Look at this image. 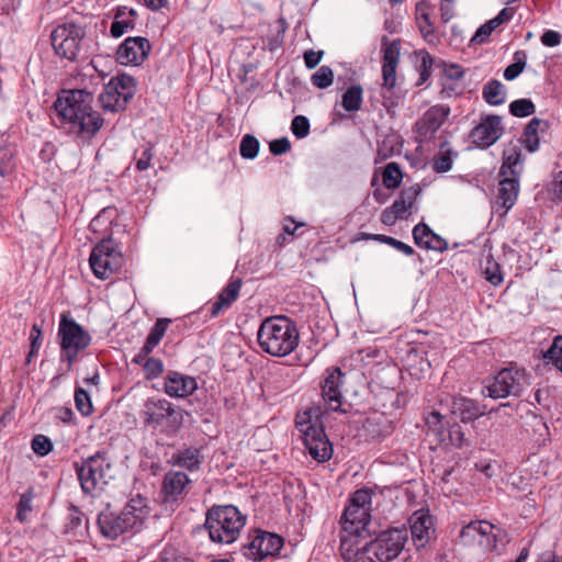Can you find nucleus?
<instances>
[{
	"mask_svg": "<svg viewBox=\"0 0 562 562\" xmlns=\"http://www.w3.org/2000/svg\"><path fill=\"white\" fill-rule=\"evenodd\" d=\"M98 101L104 111L109 112H121L126 109L127 104H123L124 100L120 99L114 94L113 91L109 90V82L104 86L103 91L100 93Z\"/></svg>",
	"mask_w": 562,
	"mask_h": 562,
	"instance_id": "nucleus-39",
	"label": "nucleus"
},
{
	"mask_svg": "<svg viewBox=\"0 0 562 562\" xmlns=\"http://www.w3.org/2000/svg\"><path fill=\"white\" fill-rule=\"evenodd\" d=\"M291 131L296 138H304L310 134V121L304 115H296L292 120Z\"/></svg>",
	"mask_w": 562,
	"mask_h": 562,
	"instance_id": "nucleus-57",
	"label": "nucleus"
},
{
	"mask_svg": "<svg viewBox=\"0 0 562 562\" xmlns=\"http://www.w3.org/2000/svg\"><path fill=\"white\" fill-rule=\"evenodd\" d=\"M241 285L243 280L240 278H231L228 283L220 292L217 300L212 304L210 308V317H217L224 310L231 307V305L238 299Z\"/></svg>",
	"mask_w": 562,
	"mask_h": 562,
	"instance_id": "nucleus-26",
	"label": "nucleus"
},
{
	"mask_svg": "<svg viewBox=\"0 0 562 562\" xmlns=\"http://www.w3.org/2000/svg\"><path fill=\"white\" fill-rule=\"evenodd\" d=\"M109 90L120 99H123V104H128L134 98L136 92V81L128 75H120L112 77L109 81Z\"/></svg>",
	"mask_w": 562,
	"mask_h": 562,
	"instance_id": "nucleus-29",
	"label": "nucleus"
},
{
	"mask_svg": "<svg viewBox=\"0 0 562 562\" xmlns=\"http://www.w3.org/2000/svg\"><path fill=\"white\" fill-rule=\"evenodd\" d=\"M376 241L386 244V245L395 248L396 250L403 252L406 256H412L415 252V250L412 246H409L394 237L387 236V235L376 238Z\"/></svg>",
	"mask_w": 562,
	"mask_h": 562,
	"instance_id": "nucleus-62",
	"label": "nucleus"
},
{
	"mask_svg": "<svg viewBox=\"0 0 562 562\" xmlns=\"http://www.w3.org/2000/svg\"><path fill=\"white\" fill-rule=\"evenodd\" d=\"M31 447L36 454L45 457L53 450V442L44 435H36L31 441Z\"/></svg>",
	"mask_w": 562,
	"mask_h": 562,
	"instance_id": "nucleus-56",
	"label": "nucleus"
},
{
	"mask_svg": "<svg viewBox=\"0 0 562 562\" xmlns=\"http://www.w3.org/2000/svg\"><path fill=\"white\" fill-rule=\"evenodd\" d=\"M257 340L262 351L273 357H285L299 346L300 333L290 317L274 315L262 321Z\"/></svg>",
	"mask_w": 562,
	"mask_h": 562,
	"instance_id": "nucleus-2",
	"label": "nucleus"
},
{
	"mask_svg": "<svg viewBox=\"0 0 562 562\" xmlns=\"http://www.w3.org/2000/svg\"><path fill=\"white\" fill-rule=\"evenodd\" d=\"M482 95L490 105H501L505 102L504 85L497 79H491L484 85Z\"/></svg>",
	"mask_w": 562,
	"mask_h": 562,
	"instance_id": "nucleus-37",
	"label": "nucleus"
},
{
	"mask_svg": "<svg viewBox=\"0 0 562 562\" xmlns=\"http://www.w3.org/2000/svg\"><path fill=\"white\" fill-rule=\"evenodd\" d=\"M363 88L361 85H351L341 97V105L348 112H357L361 109Z\"/></svg>",
	"mask_w": 562,
	"mask_h": 562,
	"instance_id": "nucleus-36",
	"label": "nucleus"
},
{
	"mask_svg": "<svg viewBox=\"0 0 562 562\" xmlns=\"http://www.w3.org/2000/svg\"><path fill=\"white\" fill-rule=\"evenodd\" d=\"M521 161V151L517 147H512L510 149H506L503 153V164L499 170L501 176H506L508 172L513 177L518 178V171L516 167Z\"/></svg>",
	"mask_w": 562,
	"mask_h": 562,
	"instance_id": "nucleus-38",
	"label": "nucleus"
},
{
	"mask_svg": "<svg viewBox=\"0 0 562 562\" xmlns=\"http://www.w3.org/2000/svg\"><path fill=\"white\" fill-rule=\"evenodd\" d=\"M192 481L182 471H169L164 475L160 495L162 504L178 506L189 493Z\"/></svg>",
	"mask_w": 562,
	"mask_h": 562,
	"instance_id": "nucleus-14",
	"label": "nucleus"
},
{
	"mask_svg": "<svg viewBox=\"0 0 562 562\" xmlns=\"http://www.w3.org/2000/svg\"><path fill=\"white\" fill-rule=\"evenodd\" d=\"M429 8L428 2L426 1H419L416 3V22L420 32L432 29V23L429 18Z\"/></svg>",
	"mask_w": 562,
	"mask_h": 562,
	"instance_id": "nucleus-53",
	"label": "nucleus"
},
{
	"mask_svg": "<svg viewBox=\"0 0 562 562\" xmlns=\"http://www.w3.org/2000/svg\"><path fill=\"white\" fill-rule=\"evenodd\" d=\"M549 128V122L546 120H541L538 117H533L529 121V123L526 125L520 140L524 144L525 148L533 153L539 147V136L538 132H544Z\"/></svg>",
	"mask_w": 562,
	"mask_h": 562,
	"instance_id": "nucleus-33",
	"label": "nucleus"
},
{
	"mask_svg": "<svg viewBox=\"0 0 562 562\" xmlns=\"http://www.w3.org/2000/svg\"><path fill=\"white\" fill-rule=\"evenodd\" d=\"M367 539V535L357 537L353 535L344 536L340 538L339 552L345 562H359L369 558L368 551L362 550V540Z\"/></svg>",
	"mask_w": 562,
	"mask_h": 562,
	"instance_id": "nucleus-27",
	"label": "nucleus"
},
{
	"mask_svg": "<svg viewBox=\"0 0 562 562\" xmlns=\"http://www.w3.org/2000/svg\"><path fill=\"white\" fill-rule=\"evenodd\" d=\"M519 193V180L516 177L504 178L498 183V193L496 196L497 212L502 209L505 215L516 203Z\"/></svg>",
	"mask_w": 562,
	"mask_h": 562,
	"instance_id": "nucleus-25",
	"label": "nucleus"
},
{
	"mask_svg": "<svg viewBox=\"0 0 562 562\" xmlns=\"http://www.w3.org/2000/svg\"><path fill=\"white\" fill-rule=\"evenodd\" d=\"M371 496L372 492L370 488H359L351 494L348 504L352 505V508L355 506L358 508H369L371 504Z\"/></svg>",
	"mask_w": 562,
	"mask_h": 562,
	"instance_id": "nucleus-54",
	"label": "nucleus"
},
{
	"mask_svg": "<svg viewBox=\"0 0 562 562\" xmlns=\"http://www.w3.org/2000/svg\"><path fill=\"white\" fill-rule=\"evenodd\" d=\"M143 370L146 379L151 380L164 372V363L158 358H148L143 366Z\"/></svg>",
	"mask_w": 562,
	"mask_h": 562,
	"instance_id": "nucleus-58",
	"label": "nucleus"
},
{
	"mask_svg": "<svg viewBox=\"0 0 562 562\" xmlns=\"http://www.w3.org/2000/svg\"><path fill=\"white\" fill-rule=\"evenodd\" d=\"M414 241L418 247L426 249L445 251L448 249V243L445 238L437 235L427 224L418 223L413 228Z\"/></svg>",
	"mask_w": 562,
	"mask_h": 562,
	"instance_id": "nucleus-24",
	"label": "nucleus"
},
{
	"mask_svg": "<svg viewBox=\"0 0 562 562\" xmlns=\"http://www.w3.org/2000/svg\"><path fill=\"white\" fill-rule=\"evenodd\" d=\"M324 409L319 405L307 407L295 416V427L300 431L310 456L317 462H326L333 456V443L329 441L323 423Z\"/></svg>",
	"mask_w": 562,
	"mask_h": 562,
	"instance_id": "nucleus-3",
	"label": "nucleus"
},
{
	"mask_svg": "<svg viewBox=\"0 0 562 562\" xmlns=\"http://www.w3.org/2000/svg\"><path fill=\"white\" fill-rule=\"evenodd\" d=\"M413 543L417 551L427 550L437 539L435 518L429 509L420 508L409 518Z\"/></svg>",
	"mask_w": 562,
	"mask_h": 562,
	"instance_id": "nucleus-12",
	"label": "nucleus"
},
{
	"mask_svg": "<svg viewBox=\"0 0 562 562\" xmlns=\"http://www.w3.org/2000/svg\"><path fill=\"white\" fill-rule=\"evenodd\" d=\"M403 173L397 162H389L383 170L382 181L386 189H396L400 187Z\"/></svg>",
	"mask_w": 562,
	"mask_h": 562,
	"instance_id": "nucleus-41",
	"label": "nucleus"
},
{
	"mask_svg": "<svg viewBox=\"0 0 562 562\" xmlns=\"http://www.w3.org/2000/svg\"><path fill=\"white\" fill-rule=\"evenodd\" d=\"M311 81L315 87L326 89L331 86L334 81V72L329 66H322L312 75Z\"/></svg>",
	"mask_w": 562,
	"mask_h": 562,
	"instance_id": "nucleus-50",
	"label": "nucleus"
},
{
	"mask_svg": "<svg viewBox=\"0 0 562 562\" xmlns=\"http://www.w3.org/2000/svg\"><path fill=\"white\" fill-rule=\"evenodd\" d=\"M442 415L438 412H431L426 417V425L428 427V430L437 435L438 437H441L445 432V425L442 423Z\"/></svg>",
	"mask_w": 562,
	"mask_h": 562,
	"instance_id": "nucleus-60",
	"label": "nucleus"
},
{
	"mask_svg": "<svg viewBox=\"0 0 562 562\" xmlns=\"http://www.w3.org/2000/svg\"><path fill=\"white\" fill-rule=\"evenodd\" d=\"M536 112V105L530 99H518L509 104V113L516 117H526Z\"/></svg>",
	"mask_w": 562,
	"mask_h": 562,
	"instance_id": "nucleus-48",
	"label": "nucleus"
},
{
	"mask_svg": "<svg viewBox=\"0 0 562 562\" xmlns=\"http://www.w3.org/2000/svg\"><path fill=\"white\" fill-rule=\"evenodd\" d=\"M151 50L148 38L143 36L127 37L119 46L116 59L122 65H140L143 64Z\"/></svg>",
	"mask_w": 562,
	"mask_h": 562,
	"instance_id": "nucleus-17",
	"label": "nucleus"
},
{
	"mask_svg": "<svg viewBox=\"0 0 562 562\" xmlns=\"http://www.w3.org/2000/svg\"><path fill=\"white\" fill-rule=\"evenodd\" d=\"M198 390L196 379L178 371H169L165 376L164 391L170 397H188Z\"/></svg>",
	"mask_w": 562,
	"mask_h": 562,
	"instance_id": "nucleus-22",
	"label": "nucleus"
},
{
	"mask_svg": "<svg viewBox=\"0 0 562 562\" xmlns=\"http://www.w3.org/2000/svg\"><path fill=\"white\" fill-rule=\"evenodd\" d=\"M93 94L86 89L63 90L54 103L55 125L82 142H90L104 120L92 106Z\"/></svg>",
	"mask_w": 562,
	"mask_h": 562,
	"instance_id": "nucleus-1",
	"label": "nucleus"
},
{
	"mask_svg": "<svg viewBox=\"0 0 562 562\" xmlns=\"http://www.w3.org/2000/svg\"><path fill=\"white\" fill-rule=\"evenodd\" d=\"M246 516L233 505H214L206 512L204 526L213 542L229 544L239 536Z\"/></svg>",
	"mask_w": 562,
	"mask_h": 562,
	"instance_id": "nucleus-4",
	"label": "nucleus"
},
{
	"mask_svg": "<svg viewBox=\"0 0 562 562\" xmlns=\"http://www.w3.org/2000/svg\"><path fill=\"white\" fill-rule=\"evenodd\" d=\"M13 151L10 147L0 148V176L5 177L14 169Z\"/></svg>",
	"mask_w": 562,
	"mask_h": 562,
	"instance_id": "nucleus-55",
	"label": "nucleus"
},
{
	"mask_svg": "<svg viewBox=\"0 0 562 562\" xmlns=\"http://www.w3.org/2000/svg\"><path fill=\"white\" fill-rule=\"evenodd\" d=\"M75 404L77 409L83 416H89L93 412L91 397L89 393L82 387H77L75 391Z\"/></svg>",
	"mask_w": 562,
	"mask_h": 562,
	"instance_id": "nucleus-51",
	"label": "nucleus"
},
{
	"mask_svg": "<svg viewBox=\"0 0 562 562\" xmlns=\"http://www.w3.org/2000/svg\"><path fill=\"white\" fill-rule=\"evenodd\" d=\"M204 461L202 454V447L183 446L172 453L169 462L181 469H186L189 472L199 471Z\"/></svg>",
	"mask_w": 562,
	"mask_h": 562,
	"instance_id": "nucleus-23",
	"label": "nucleus"
},
{
	"mask_svg": "<svg viewBox=\"0 0 562 562\" xmlns=\"http://www.w3.org/2000/svg\"><path fill=\"white\" fill-rule=\"evenodd\" d=\"M109 90L120 99H123V104H128L134 98L136 92V81L128 75H120L112 77L109 81Z\"/></svg>",
	"mask_w": 562,
	"mask_h": 562,
	"instance_id": "nucleus-31",
	"label": "nucleus"
},
{
	"mask_svg": "<svg viewBox=\"0 0 562 562\" xmlns=\"http://www.w3.org/2000/svg\"><path fill=\"white\" fill-rule=\"evenodd\" d=\"M135 22L133 19L113 20L110 33L113 37H121L124 33L130 30H134Z\"/></svg>",
	"mask_w": 562,
	"mask_h": 562,
	"instance_id": "nucleus-61",
	"label": "nucleus"
},
{
	"mask_svg": "<svg viewBox=\"0 0 562 562\" xmlns=\"http://www.w3.org/2000/svg\"><path fill=\"white\" fill-rule=\"evenodd\" d=\"M501 116L487 115L470 132L472 143L480 148H488L503 135Z\"/></svg>",
	"mask_w": 562,
	"mask_h": 562,
	"instance_id": "nucleus-20",
	"label": "nucleus"
},
{
	"mask_svg": "<svg viewBox=\"0 0 562 562\" xmlns=\"http://www.w3.org/2000/svg\"><path fill=\"white\" fill-rule=\"evenodd\" d=\"M493 525L487 521H472L460 531L462 539L474 540L476 535L486 536L491 532Z\"/></svg>",
	"mask_w": 562,
	"mask_h": 562,
	"instance_id": "nucleus-44",
	"label": "nucleus"
},
{
	"mask_svg": "<svg viewBox=\"0 0 562 562\" xmlns=\"http://www.w3.org/2000/svg\"><path fill=\"white\" fill-rule=\"evenodd\" d=\"M269 149L272 155L280 156L291 149V143L286 137L277 138L270 142Z\"/></svg>",
	"mask_w": 562,
	"mask_h": 562,
	"instance_id": "nucleus-64",
	"label": "nucleus"
},
{
	"mask_svg": "<svg viewBox=\"0 0 562 562\" xmlns=\"http://www.w3.org/2000/svg\"><path fill=\"white\" fill-rule=\"evenodd\" d=\"M34 497L33 487H29L26 492H24L20 501L16 505V519L21 522H24L27 518V514L32 510V499Z\"/></svg>",
	"mask_w": 562,
	"mask_h": 562,
	"instance_id": "nucleus-49",
	"label": "nucleus"
},
{
	"mask_svg": "<svg viewBox=\"0 0 562 562\" xmlns=\"http://www.w3.org/2000/svg\"><path fill=\"white\" fill-rule=\"evenodd\" d=\"M85 514L74 504H69L66 522L64 525V532L67 535L77 536L82 527Z\"/></svg>",
	"mask_w": 562,
	"mask_h": 562,
	"instance_id": "nucleus-40",
	"label": "nucleus"
},
{
	"mask_svg": "<svg viewBox=\"0 0 562 562\" xmlns=\"http://www.w3.org/2000/svg\"><path fill=\"white\" fill-rule=\"evenodd\" d=\"M97 524L101 535L111 540H115L126 532L138 530L127 514L123 510L112 512L109 506L99 514Z\"/></svg>",
	"mask_w": 562,
	"mask_h": 562,
	"instance_id": "nucleus-15",
	"label": "nucleus"
},
{
	"mask_svg": "<svg viewBox=\"0 0 562 562\" xmlns=\"http://www.w3.org/2000/svg\"><path fill=\"white\" fill-rule=\"evenodd\" d=\"M448 142L440 143V150L432 159V169L438 173H443L452 168L453 158L458 156L457 151L448 148Z\"/></svg>",
	"mask_w": 562,
	"mask_h": 562,
	"instance_id": "nucleus-35",
	"label": "nucleus"
},
{
	"mask_svg": "<svg viewBox=\"0 0 562 562\" xmlns=\"http://www.w3.org/2000/svg\"><path fill=\"white\" fill-rule=\"evenodd\" d=\"M483 272L485 279L495 286L499 285L504 280L501 265L493 258L491 254L486 256Z\"/></svg>",
	"mask_w": 562,
	"mask_h": 562,
	"instance_id": "nucleus-43",
	"label": "nucleus"
},
{
	"mask_svg": "<svg viewBox=\"0 0 562 562\" xmlns=\"http://www.w3.org/2000/svg\"><path fill=\"white\" fill-rule=\"evenodd\" d=\"M420 192L422 189L418 184L403 188L398 198L390 206L391 210L402 218L405 212L414 205Z\"/></svg>",
	"mask_w": 562,
	"mask_h": 562,
	"instance_id": "nucleus-34",
	"label": "nucleus"
},
{
	"mask_svg": "<svg viewBox=\"0 0 562 562\" xmlns=\"http://www.w3.org/2000/svg\"><path fill=\"white\" fill-rule=\"evenodd\" d=\"M527 54L524 50H517L514 54V63L504 70V78L507 81L516 79L526 68Z\"/></svg>",
	"mask_w": 562,
	"mask_h": 562,
	"instance_id": "nucleus-42",
	"label": "nucleus"
},
{
	"mask_svg": "<svg viewBox=\"0 0 562 562\" xmlns=\"http://www.w3.org/2000/svg\"><path fill=\"white\" fill-rule=\"evenodd\" d=\"M170 323V319L168 318H158L156 321V323L154 324V326L151 327L148 336H147V339L150 340V344L151 342H155V344H159L161 338L164 337L167 328H168V325Z\"/></svg>",
	"mask_w": 562,
	"mask_h": 562,
	"instance_id": "nucleus-59",
	"label": "nucleus"
},
{
	"mask_svg": "<svg viewBox=\"0 0 562 562\" xmlns=\"http://www.w3.org/2000/svg\"><path fill=\"white\" fill-rule=\"evenodd\" d=\"M109 90L120 99H123V104H128L134 98L136 92V81L128 75H120L112 77L109 81Z\"/></svg>",
	"mask_w": 562,
	"mask_h": 562,
	"instance_id": "nucleus-30",
	"label": "nucleus"
},
{
	"mask_svg": "<svg viewBox=\"0 0 562 562\" xmlns=\"http://www.w3.org/2000/svg\"><path fill=\"white\" fill-rule=\"evenodd\" d=\"M83 38L85 31L74 23L57 26L50 35L55 53L69 60L80 57Z\"/></svg>",
	"mask_w": 562,
	"mask_h": 562,
	"instance_id": "nucleus-10",
	"label": "nucleus"
},
{
	"mask_svg": "<svg viewBox=\"0 0 562 562\" xmlns=\"http://www.w3.org/2000/svg\"><path fill=\"white\" fill-rule=\"evenodd\" d=\"M418 56L420 57V64H419V78L417 81V86H422L429 79V77L431 75L434 57L426 50H420L418 53Z\"/></svg>",
	"mask_w": 562,
	"mask_h": 562,
	"instance_id": "nucleus-52",
	"label": "nucleus"
},
{
	"mask_svg": "<svg viewBox=\"0 0 562 562\" xmlns=\"http://www.w3.org/2000/svg\"><path fill=\"white\" fill-rule=\"evenodd\" d=\"M543 358L562 372V335L554 337L551 346L543 353Z\"/></svg>",
	"mask_w": 562,
	"mask_h": 562,
	"instance_id": "nucleus-45",
	"label": "nucleus"
},
{
	"mask_svg": "<svg viewBox=\"0 0 562 562\" xmlns=\"http://www.w3.org/2000/svg\"><path fill=\"white\" fill-rule=\"evenodd\" d=\"M284 540L281 536L265 530H256L252 539L241 547L243 554L254 561H262L269 557H277Z\"/></svg>",
	"mask_w": 562,
	"mask_h": 562,
	"instance_id": "nucleus-11",
	"label": "nucleus"
},
{
	"mask_svg": "<svg viewBox=\"0 0 562 562\" xmlns=\"http://www.w3.org/2000/svg\"><path fill=\"white\" fill-rule=\"evenodd\" d=\"M259 140L250 134H246L240 142L239 153L245 159H254L257 157L259 151Z\"/></svg>",
	"mask_w": 562,
	"mask_h": 562,
	"instance_id": "nucleus-47",
	"label": "nucleus"
},
{
	"mask_svg": "<svg viewBox=\"0 0 562 562\" xmlns=\"http://www.w3.org/2000/svg\"><path fill=\"white\" fill-rule=\"evenodd\" d=\"M42 336V326L37 323L33 324L30 333V350L26 356V364H30L33 358H35L38 355V350L43 341Z\"/></svg>",
	"mask_w": 562,
	"mask_h": 562,
	"instance_id": "nucleus-46",
	"label": "nucleus"
},
{
	"mask_svg": "<svg viewBox=\"0 0 562 562\" xmlns=\"http://www.w3.org/2000/svg\"><path fill=\"white\" fill-rule=\"evenodd\" d=\"M450 114L447 105H432L415 123L414 131L420 142L430 139Z\"/></svg>",
	"mask_w": 562,
	"mask_h": 562,
	"instance_id": "nucleus-18",
	"label": "nucleus"
},
{
	"mask_svg": "<svg viewBox=\"0 0 562 562\" xmlns=\"http://www.w3.org/2000/svg\"><path fill=\"white\" fill-rule=\"evenodd\" d=\"M383 88L391 90L396 83V68L400 60L401 41H389L386 35L381 38Z\"/></svg>",
	"mask_w": 562,
	"mask_h": 562,
	"instance_id": "nucleus-19",
	"label": "nucleus"
},
{
	"mask_svg": "<svg viewBox=\"0 0 562 562\" xmlns=\"http://www.w3.org/2000/svg\"><path fill=\"white\" fill-rule=\"evenodd\" d=\"M75 468L82 492L88 495L102 491L112 477V465L104 451L95 452L80 464L76 462Z\"/></svg>",
	"mask_w": 562,
	"mask_h": 562,
	"instance_id": "nucleus-7",
	"label": "nucleus"
},
{
	"mask_svg": "<svg viewBox=\"0 0 562 562\" xmlns=\"http://www.w3.org/2000/svg\"><path fill=\"white\" fill-rule=\"evenodd\" d=\"M140 417L145 426L167 435L177 434L183 424V411L166 398H148Z\"/></svg>",
	"mask_w": 562,
	"mask_h": 562,
	"instance_id": "nucleus-5",
	"label": "nucleus"
},
{
	"mask_svg": "<svg viewBox=\"0 0 562 562\" xmlns=\"http://www.w3.org/2000/svg\"><path fill=\"white\" fill-rule=\"evenodd\" d=\"M57 335L60 349L85 350L91 342L90 334L67 314L60 316Z\"/></svg>",
	"mask_w": 562,
	"mask_h": 562,
	"instance_id": "nucleus-13",
	"label": "nucleus"
},
{
	"mask_svg": "<svg viewBox=\"0 0 562 562\" xmlns=\"http://www.w3.org/2000/svg\"><path fill=\"white\" fill-rule=\"evenodd\" d=\"M139 529L150 513L148 499L140 494L132 496L122 509Z\"/></svg>",
	"mask_w": 562,
	"mask_h": 562,
	"instance_id": "nucleus-32",
	"label": "nucleus"
},
{
	"mask_svg": "<svg viewBox=\"0 0 562 562\" xmlns=\"http://www.w3.org/2000/svg\"><path fill=\"white\" fill-rule=\"evenodd\" d=\"M370 508H358L348 504L341 516L342 529L353 536L362 537L363 533L371 536L370 526Z\"/></svg>",
	"mask_w": 562,
	"mask_h": 562,
	"instance_id": "nucleus-21",
	"label": "nucleus"
},
{
	"mask_svg": "<svg viewBox=\"0 0 562 562\" xmlns=\"http://www.w3.org/2000/svg\"><path fill=\"white\" fill-rule=\"evenodd\" d=\"M527 385L525 369L516 366L503 368L485 385L487 395L494 400L508 396L518 397Z\"/></svg>",
	"mask_w": 562,
	"mask_h": 562,
	"instance_id": "nucleus-8",
	"label": "nucleus"
},
{
	"mask_svg": "<svg viewBox=\"0 0 562 562\" xmlns=\"http://www.w3.org/2000/svg\"><path fill=\"white\" fill-rule=\"evenodd\" d=\"M451 413L462 423L474 422L484 414L476 401L467 397L454 398Z\"/></svg>",
	"mask_w": 562,
	"mask_h": 562,
	"instance_id": "nucleus-28",
	"label": "nucleus"
},
{
	"mask_svg": "<svg viewBox=\"0 0 562 562\" xmlns=\"http://www.w3.org/2000/svg\"><path fill=\"white\" fill-rule=\"evenodd\" d=\"M89 262L94 276L106 280L121 270L123 256L116 243L112 238H105L93 247Z\"/></svg>",
	"mask_w": 562,
	"mask_h": 562,
	"instance_id": "nucleus-9",
	"label": "nucleus"
},
{
	"mask_svg": "<svg viewBox=\"0 0 562 562\" xmlns=\"http://www.w3.org/2000/svg\"><path fill=\"white\" fill-rule=\"evenodd\" d=\"M326 375L321 383L322 397L328 408L333 412L347 413L342 408L341 386L344 384L345 373L339 367L328 368Z\"/></svg>",
	"mask_w": 562,
	"mask_h": 562,
	"instance_id": "nucleus-16",
	"label": "nucleus"
},
{
	"mask_svg": "<svg viewBox=\"0 0 562 562\" xmlns=\"http://www.w3.org/2000/svg\"><path fill=\"white\" fill-rule=\"evenodd\" d=\"M370 538L362 544V550L368 551L379 562H391L396 559L405 548L408 540L406 528L392 527L386 530H371Z\"/></svg>",
	"mask_w": 562,
	"mask_h": 562,
	"instance_id": "nucleus-6",
	"label": "nucleus"
},
{
	"mask_svg": "<svg viewBox=\"0 0 562 562\" xmlns=\"http://www.w3.org/2000/svg\"><path fill=\"white\" fill-rule=\"evenodd\" d=\"M514 13H515L514 8H504L499 11V13L495 18L488 20L486 22V24L490 25V27L493 31H495L503 23L509 22L512 20V18L514 16Z\"/></svg>",
	"mask_w": 562,
	"mask_h": 562,
	"instance_id": "nucleus-63",
	"label": "nucleus"
}]
</instances>
